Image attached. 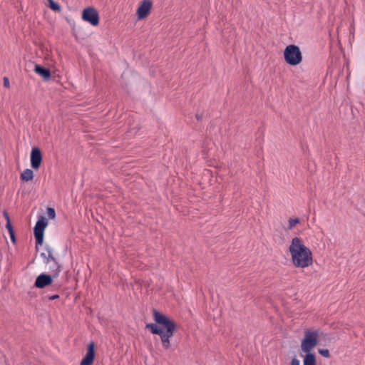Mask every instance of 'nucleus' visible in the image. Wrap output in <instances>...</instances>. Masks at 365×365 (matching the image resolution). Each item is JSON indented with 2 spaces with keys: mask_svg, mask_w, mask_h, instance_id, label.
Listing matches in <instances>:
<instances>
[{
  "mask_svg": "<svg viewBox=\"0 0 365 365\" xmlns=\"http://www.w3.org/2000/svg\"><path fill=\"white\" fill-rule=\"evenodd\" d=\"M41 256L44 259V261L46 263H47V264L54 263L55 264V267H56L55 272H56V274L58 275L61 271L60 266L58 264L56 259L53 256L51 251L50 250H48L47 253L43 252L41 254Z\"/></svg>",
  "mask_w": 365,
  "mask_h": 365,
  "instance_id": "11",
  "label": "nucleus"
},
{
  "mask_svg": "<svg viewBox=\"0 0 365 365\" xmlns=\"http://www.w3.org/2000/svg\"><path fill=\"white\" fill-rule=\"evenodd\" d=\"M58 297V296L56 295V296L52 297V299H57Z\"/></svg>",
  "mask_w": 365,
  "mask_h": 365,
  "instance_id": "23",
  "label": "nucleus"
},
{
  "mask_svg": "<svg viewBox=\"0 0 365 365\" xmlns=\"http://www.w3.org/2000/svg\"><path fill=\"white\" fill-rule=\"evenodd\" d=\"M34 71L43 77L45 80H48L51 77V72L48 69L45 68L40 65L36 64L34 68Z\"/></svg>",
  "mask_w": 365,
  "mask_h": 365,
  "instance_id": "12",
  "label": "nucleus"
},
{
  "mask_svg": "<svg viewBox=\"0 0 365 365\" xmlns=\"http://www.w3.org/2000/svg\"><path fill=\"white\" fill-rule=\"evenodd\" d=\"M48 225V220L45 217H41L34 227V235L38 245H42L43 241V234L46 227Z\"/></svg>",
  "mask_w": 365,
  "mask_h": 365,
  "instance_id": "6",
  "label": "nucleus"
},
{
  "mask_svg": "<svg viewBox=\"0 0 365 365\" xmlns=\"http://www.w3.org/2000/svg\"><path fill=\"white\" fill-rule=\"evenodd\" d=\"M6 227L8 230V231L11 235V240L14 242V240H15L14 239V230H13L12 225L11 224V221L6 222Z\"/></svg>",
  "mask_w": 365,
  "mask_h": 365,
  "instance_id": "17",
  "label": "nucleus"
},
{
  "mask_svg": "<svg viewBox=\"0 0 365 365\" xmlns=\"http://www.w3.org/2000/svg\"><path fill=\"white\" fill-rule=\"evenodd\" d=\"M95 358V344L91 341L88 345L87 352L83 358L81 365H92Z\"/></svg>",
  "mask_w": 365,
  "mask_h": 365,
  "instance_id": "9",
  "label": "nucleus"
},
{
  "mask_svg": "<svg viewBox=\"0 0 365 365\" xmlns=\"http://www.w3.org/2000/svg\"><path fill=\"white\" fill-rule=\"evenodd\" d=\"M285 61L290 66H297L302 61V55L299 48L296 45L287 46L284 51Z\"/></svg>",
  "mask_w": 365,
  "mask_h": 365,
  "instance_id": "4",
  "label": "nucleus"
},
{
  "mask_svg": "<svg viewBox=\"0 0 365 365\" xmlns=\"http://www.w3.org/2000/svg\"><path fill=\"white\" fill-rule=\"evenodd\" d=\"M42 161V154L38 148H33L31 151V166L38 170Z\"/></svg>",
  "mask_w": 365,
  "mask_h": 365,
  "instance_id": "8",
  "label": "nucleus"
},
{
  "mask_svg": "<svg viewBox=\"0 0 365 365\" xmlns=\"http://www.w3.org/2000/svg\"><path fill=\"white\" fill-rule=\"evenodd\" d=\"M288 250L294 267L305 269L313 264L312 252L301 237H293L289 242Z\"/></svg>",
  "mask_w": 365,
  "mask_h": 365,
  "instance_id": "1",
  "label": "nucleus"
},
{
  "mask_svg": "<svg viewBox=\"0 0 365 365\" xmlns=\"http://www.w3.org/2000/svg\"><path fill=\"white\" fill-rule=\"evenodd\" d=\"M319 331L314 329H308L304 331L300 344V356L302 358L303 365H317V357L312 351L318 344Z\"/></svg>",
  "mask_w": 365,
  "mask_h": 365,
  "instance_id": "3",
  "label": "nucleus"
},
{
  "mask_svg": "<svg viewBox=\"0 0 365 365\" xmlns=\"http://www.w3.org/2000/svg\"><path fill=\"white\" fill-rule=\"evenodd\" d=\"M4 216L5 219L6 220V222L11 221L9 214L6 211L4 212Z\"/></svg>",
  "mask_w": 365,
  "mask_h": 365,
  "instance_id": "22",
  "label": "nucleus"
},
{
  "mask_svg": "<svg viewBox=\"0 0 365 365\" xmlns=\"http://www.w3.org/2000/svg\"><path fill=\"white\" fill-rule=\"evenodd\" d=\"M152 2L150 0H143L137 9V16L139 20L146 18L150 12Z\"/></svg>",
  "mask_w": 365,
  "mask_h": 365,
  "instance_id": "7",
  "label": "nucleus"
},
{
  "mask_svg": "<svg viewBox=\"0 0 365 365\" xmlns=\"http://www.w3.org/2000/svg\"><path fill=\"white\" fill-rule=\"evenodd\" d=\"M153 317L155 322L159 325L163 326L165 330H163L156 324H148L146 325V328H148L153 334H158L163 346L168 349L170 346V339L173 336L175 324L167 316L156 310L153 312Z\"/></svg>",
  "mask_w": 365,
  "mask_h": 365,
  "instance_id": "2",
  "label": "nucleus"
},
{
  "mask_svg": "<svg viewBox=\"0 0 365 365\" xmlns=\"http://www.w3.org/2000/svg\"><path fill=\"white\" fill-rule=\"evenodd\" d=\"M51 265L49 266V269L54 273V275L56 277L57 275L56 274V272H55V264L54 263H50Z\"/></svg>",
  "mask_w": 365,
  "mask_h": 365,
  "instance_id": "21",
  "label": "nucleus"
},
{
  "mask_svg": "<svg viewBox=\"0 0 365 365\" xmlns=\"http://www.w3.org/2000/svg\"><path fill=\"white\" fill-rule=\"evenodd\" d=\"M299 222H300V220L297 217L289 218L288 220L287 230H291L294 229Z\"/></svg>",
  "mask_w": 365,
  "mask_h": 365,
  "instance_id": "14",
  "label": "nucleus"
},
{
  "mask_svg": "<svg viewBox=\"0 0 365 365\" xmlns=\"http://www.w3.org/2000/svg\"><path fill=\"white\" fill-rule=\"evenodd\" d=\"M48 4H49V7L55 11H59L61 10V6L60 5L55 2L54 0H48Z\"/></svg>",
  "mask_w": 365,
  "mask_h": 365,
  "instance_id": "15",
  "label": "nucleus"
},
{
  "mask_svg": "<svg viewBox=\"0 0 365 365\" xmlns=\"http://www.w3.org/2000/svg\"><path fill=\"white\" fill-rule=\"evenodd\" d=\"M52 281L53 279L51 275L41 274L37 277L35 282V286L41 289L50 285L52 283Z\"/></svg>",
  "mask_w": 365,
  "mask_h": 365,
  "instance_id": "10",
  "label": "nucleus"
},
{
  "mask_svg": "<svg viewBox=\"0 0 365 365\" xmlns=\"http://www.w3.org/2000/svg\"><path fill=\"white\" fill-rule=\"evenodd\" d=\"M20 177L24 181H31L34 178V172L31 169H26L21 173Z\"/></svg>",
  "mask_w": 365,
  "mask_h": 365,
  "instance_id": "13",
  "label": "nucleus"
},
{
  "mask_svg": "<svg viewBox=\"0 0 365 365\" xmlns=\"http://www.w3.org/2000/svg\"><path fill=\"white\" fill-rule=\"evenodd\" d=\"M318 353L327 359H329L331 356L329 351L327 349H319Z\"/></svg>",
  "mask_w": 365,
  "mask_h": 365,
  "instance_id": "16",
  "label": "nucleus"
},
{
  "mask_svg": "<svg viewBox=\"0 0 365 365\" xmlns=\"http://www.w3.org/2000/svg\"><path fill=\"white\" fill-rule=\"evenodd\" d=\"M3 81H4V86L6 88H9L10 87V82H9V78L7 77H4L3 78Z\"/></svg>",
  "mask_w": 365,
  "mask_h": 365,
  "instance_id": "20",
  "label": "nucleus"
},
{
  "mask_svg": "<svg viewBox=\"0 0 365 365\" xmlns=\"http://www.w3.org/2000/svg\"><path fill=\"white\" fill-rule=\"evenodd\" d=\"M47 215L50 219L53 220L56 217V212H55L54 209L52 207H48L47 208Z\"/></svg>",
  "mask_w": 365,
  "mask_h": 365,
  "instance_id": "18",
  "label": "nucleus"
},
{
  "mask_svg": "<svg viewBox=\"0 0 365 365\" xmlns=\"http://www.w3.org/2000/svg\"><path fill=\"white\" fill-rule=\"evenodd\" d=\"M289 365H301L299 359L296 356L292 358Z\"/></svg>",
  "mask_w": 365,
  "mask_h": 365,
  "instance_id": "19",
  "label": "nucleus"
},
{
  "mask_svg": "<svg viewBox=\"0 0 365 365\" xmlns=\"http://www.w3.org/2000/svg\"><path fill=\"white\" fill-rule=\"evenodd\" d=\"M82 19L93 26L99 24V14L98 11L93 6L86 8L82 11Z\"/></svg>",
  "mask_w": 365,
  "mask_h": 365,
  "instance_id": "5",
  "label": "nucleus"
}]
</instances>
